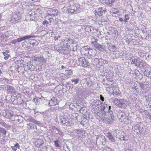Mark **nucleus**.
I'll list each match as a JSON object with an SVG mask.
<instances>
[{"label":"nucleus","instance_id":"1","mask_svg":"<svg viewBox=\"0 0 151 151\" xmlns=\"http://www.w3.org/2000/svg\"><path fill=\"white\" fill-rule=\"evenodd\" d=\"M77 5V6H76L73 1H71L67 2L64 7V8H67L68 12L69 13L77 14L80 11V6H78V7Z\"/></svg>","mask_w":151,"mask_h":151},{"label":"nucleus","instance_id":"2","mask_svg":"<svg viewBox=\"0 0 151 151\" xmlns=\"http://www.w3.org/2000/svg\"><path fill=\"white\" fill-rule=\"evenodd\" d=\"M112 102L115 105L122 108L126 107L128 104L127 100L124 99H118L115 98L113 100Z\"/></svg>","mask_w":151,"mask_h":151},{"label":"nucleus","instance_id":"3","mask_svg":"<svg viewBox=\"0 0 151 151\" xmlns=\"http://www.w3.org/2000/svg\"><path fill=\"white\" fill-rule=\"evenodd\" d=\"M107 112H106L103 111H99L95 113L94 114L96 117L99 121L104 122L107 119Z\"/></svg>","mask_w":151,"mask_h":151},{"label":"nucleus","instance_id":"4","mask_svg":"<svg viewBox=\"0 0 151 151\" xmlns=\"http://www.w3.org/2000/svg\"><path fill=\"white\" fill-rule=\"evenodd\" d=\"M138 84H139L140 88V90H143V92H146L148 91L149 88L151 87V83L147 81L144 82L143 83L137 82Z\"/></svg>","mask_w":151,"mask_h":151},{"label":"nucleus","instance_id":"5","mask_svg":"<svg viewBox=\"0 0 151 151\" xmlns=\"http://www.w3.org/2000/svg\"><path fill=\"white\" fill-rule=\"evenodd\" d=\"M131 63L140 68H143L145 65L146 64V63L143 62L142 60H138L135 58L132 60Z\"/></svg>","mask_w":151,"mask_h":151},{"label":"nucleus","instance_id":"6","mask_svg":"<svg viewBox=\"0 0 151 151\" xmlns=\"http://www.w3.org/2000/svg\"><path fill=\"white\" fill-rule=\"evenodd\" d=\"M10 119L12 121H14L16 124L22 122L23 117L20 115H14L12 114L10 117Z\"/></svg>","mask_w":151,"mask_h":151},{"label":"nucleus","instance_id":"7","mask_svg":"<svg viewBox=\"0 0 151 151\" xmlns=\"http://www.w3.org/2000/svg\"><path fill=\"white\" fill-rule=\"evenodd\" d=\"M106 144V139L105 137L100 135L96 139V145H105Z\"/></svg>","mask_w":151,"mask_h":151},{"label":"nucleus","instance_id":"8","mask_svg":"<svg viewBox=\"0 0 151 151\" xmlns=\"http://www.w3.org/2000/svg\"><path fill=\"white\" fill-rule=\"evenodd\" d=\"M144 127L143 124L140 122H137V124L134 125L133 127V129L134 131L138 133V132L140 133V131H142V129Z\"/></svg>","mask_w":151,"mask_h":151},{"label":"nucleus","instance_id":"9","mask_svg":"<svg viewBox=\"0 0 151 151\" xmlns=\"http://www.w3.org/2000/svg\"><path fill=\"white\" fill-rule=\"evenodd\" d=\"M105 103V102L104 103L102 102V104H101L99 106L100 107V111H103L104 112H109L110 111H111L110 109L111 108V106L106 104H104Z\"/></svg>","mask_w":151,"mask_h":151},{"label":"nucleus","instance_id":"10","mask_svg":"<svg viewBox=\"0 0 151 151\" xmlns=\"http://www.w3.org/2000/svg\"><path fill=\"white\" fill-rule=\"evenodd\" d=\"M75 132L77 134L78 139L82 140L85 136V132L81 129H76Z\"/></svg>","mask_w":151,"mask_h":151},{"label":"nucleus","instance_id":"11","mask_svg":"<svg viewBox=\"0 0 151 151\" xmlns=\"http://www.w3.org/2000/svg\"><path fill=\"white\" fill-rule=\"evenodd\" d=\"M108 115L107 116V121L109 123L111 124L113 123L114 119V116L113 115V112L112 111H110L107 113Z\"/></svg>","mask_w":151,"mask_h":151},{"label":"nucleus","instance_id":"12","mask_svg":"<svg viewBox=\"0 0 151 151\" xmlns=\"http://www.w3.org/2000/svg\"><path fill=\"white\" fill-rule=\"evenodd\" d=\"M21 19L20 16L17 14H14L12 16L10 22L12 23H15Z\"/></svg>","mask_w":151,"mask_h":151},{"label":"nucleus","instance_id":"13","mask_svg":"<svg viewBox=\"0 0 151 151\" xmlns=\"http://www.w3.org/2000/svg\"><path fill=\"white\" fill-rule=\"evenodd\" d=\"M96 53L97 51L96 49L90 48L88 58L89 59L92 58L96 56Z\"/></svg>","mask_w":151,"mask_h":151},{"label":"nucleus","instance_id":"14","mask_svg":"<svg viewBox=\"0 0 151 151\" xmlns=\"http://www.w3.org/2000/svg\"><path fill=\"white\" fill-rule=\"evenodd\" d=\"M34 37L33 36L31 35H27L25 36H23V37H20L17 39V40H15L14 41H16V42H21L23 41H24L26 39H28Z\"/></svg>","mask_w":151,"mask_h":151},{"label":"nucleus","instance_id":"15","mask_svg":"<svg viewBox=\"0 0 151 151\" xmlns=\"http://www.w3.org/2000/svg\"><path fill=\"white\" fill-rule=\"evenodd\" d=\"M92 43L94 44V46L100 51H103L104 50V46L101 45L100 44L97 43L96 42H92Z\"/></svg>","mask_w":151,"mask_h":151},{"label":"nucleus","instance_id":"16","mask_svg":"<svg viewBox=\"0 0 151 151\" xmlns=\"http://www.w3.org/2000/svg\"><path fill=\"white\" fill-rule=\"evenodd\" d=\"M46 59H44L42 56H40L35 57L34 58V60L35 61L38 62L40 64H43L46 63Z\"/></svg>","mask_w":151,"mask_h":151},{"label":"nucleus","instance_id":"17","mask_svg":"<svg viewBox=\"0 0 151 151\" xmlns=\"http://www.w3.org/2000/svg\"><path fill=\"white\" fill-rule=\"evenodd\" d=\"M58 100L56 98L53 97L49 101L48 105L49 106H54L58 104Z\"/></svg>","mask_w":151,"mask_h":151},{"label":"nucleus","instance_id":"18","mask_svg":"<svg viewBox=\"0 0 151 151\" xmlns=\"http://www.w3.org/2000/svg\"><path fill=\"white\" fill-rule=\"evenodd\" d=\"M126 115L125 113L123 111H120L117 115V117L119 118V120L120 122H122L125 118Z\"/></svg>","mask_w":151,"mask_h":151},{"label":"nucleus","instance_id":"19","mask_svg":"<svg viewBox=\"0 0 151 151\" xmlns=\"http://www.w3.org/2000/svg\"><path fill=\"white\" fill-rule=\"evenodd\" d=\"M103 8H99L98 9H97L94 11V13L96 15H98L99 16H102L104 12V10L102 9Z\"/></svg>","mask_w":151,"mask_h":151},{"label":"nucleus","instance_id":"20","mask_svg":"<svg viewBox=\"0 0 151 151\" xmlns=\"http://www.w3.org/2000/svg\"><path fill=\"white\" fill-rule=\"evenodd\" d=\"M44 143L43 141L41 139H35L34 144L37 147H40Z\"/></svg>","mask_w":151,"mask_h":151},{"label":"nucleus","instance_id":"21","mask_svg":"<svg viewBox=\"0 0 151 151\" xmlns=\"http://www.w3.org/2000/svg\"><path fill=\"white\" fill-rule=\"evenodd\" d=\"M110 91L112 90V94L115 96H118L120 94L119 90L116 87H111L110 88Z\"/></svg>","mask_w":151,"mask_h":151},{"label":"nucleus","instance_id":"22","mask_svg":"<svg viewBox=\"0 0 151 151\" xmlns=\"http://www.w3.org/2000/svg\"><path fill=\"white\" fill-rule=\"evenodd\" d=\"M49 11H50L49 15H50L51 16H57L58 14V11L57 9L54 8L50 9Z\"/></svg>","mask_w":151,"mask_h":151},{"label":"nucleus","instance_id":"23","mask_svg":"<svg viewBox=\"0 0 151 151\" xmlns=\"http://www.w3.org/2000/svg\"><path fill=\"white\" fill-rule=\"evenodd\" d=\"M60 120L63 125L69 126L70 125V122L69 121L68 119L66 118H61Z\"/></svg>","mask_w":151,"mask_h":151},{"label":"nucleus","instance_id":"24","mask_svg":"<svg viewBox=\"0 0 151 151\" xmlns=\"http://www.w3.org/2000/svg\"><path fill=\"white\" fill-rule=\"evenodd\" d=\"M101 104H102V102L98 100H94L91 103V105L92 106H94L95 108L99 107Z\"/></svg>","mask_w":151,"mask_h":151},{"label":"nucleus","instance_id":"25","mask_svg":"<svg viewBox=\"0 0 151 151\" xmlns=\"http://www.w3.org/2000/svg\"><path fill=\"white\" fill-rule=\"evenodd\" d=\"M120 133V134H118V136H119V138H117L121 140L126 141L127 140L128 137L124 135V133L122 131H119V133Z\"/></svg>","mask_w":151,"mask_h":151},{"label":"nucleus","instance_id":"26","mask_svg":"<svg viewBox=\"0 0 151 151\" xmlns=\"http://www.w3.org/2000/svg\"><path fill=\"white\" fill-rule=\"evenodd\" d=\"M90 48L84 47L81 50V52L82 55H83L88 57V55L89 51Z\"/></svg>","mask_w":151,"mask_h":151},{"label":"nucleus","instance_id":"27","mask_svg":"<svg viewBox=\"0 0 151 151\" xmlns=\"http://www.w3.org/2000/svg\"><path fill=\"white\" fill-rule=\"evenodd\" d=\"M26 121L28 122H31L34 123L37 125L41 124V123L40 122L35 120L32 117H29L27 119Z\"/></svg>","mask_w":151,"mask_h":151},{"label":"nucleus","instance_id":"28","mask_svg":"<svg viewBox=\"0 0 151 151\" xmlns=\"http://www.w3.org/2000/svg\"><path fill=\"white\" fill-rule=\"evenodd\" d=\"M2 116L6 118H9L10 117L12 114L9 112V111L6 110H4L2 111Z\"/></svg>","mask_w":151,"mask_h":151},{"label":"nucleus","instance_id":"29","mask_svg":"<svg viewBox=\"0 0 151 151\" xmlns=\"http://www.w3.org/2000/svg\"><path fill=\"white\" fill-rule=\"evenodd\" d=\"M73 43L71 44V45L68 44L64 45V46L70 50L74 51L76 50L77 48L76 47H73Z\"/></svg>","mask_w":151,"mask_h":151},{"label":"nucleus","instance_id":"30","mask_svg":"<svg viewBox=\"0 0 151 151\" xmlns=\"http://www.w3.org/2000/svg\"><path fill=\"white\" fill-rule=\"evenodd\" d=\"M7 92L9 93H14L15 90L14 88L10 86L7 85Z\"/></svg>","mask_w":151,"mask_h":151},{"label":"nucleus","instance_id":"31","mask_svg":"<svg viewBox=\"0 0 151 151\" xmlns=\"http://www.w3.org/2000/svg\"><path fill=\"white\" fill-rule=\"evenodd\" d=\"M63 45L68 44L71 45L73 43V41L72 40L69 38H66L63 41Z\"/></svg>","mask_w":151,"mask_h":151},{"label":"nucleus","instance_id":"32","mask_svg":"<svg viewBox=\"0 0 151 151\" xmlns=\"http://www.w3.org/2000/svg\"><path fill=\"white\" fill-rule=\"evenodd\" d=\"M106 135L111 142H114L115 141V139L114 138L111 133H107Z\"/></svg>","mask_w":151,"mask_h":151},{"label":"nucleus","instance_id":"33","mask_svg":"<svg viewBox=\"0 0 151 151\" xmlns=\"http://www.w3.org/2000/svg\"><path fill=\"white\" fill-rule=\"evenodd\" d=\"M101 3L103 4H111L113 3L114 0H99Z\"/></svg>","mask_w":151,"mask_h":151},{"label":"nucleus","instance_id":"34","mask_svg":"<svg viewBox=\"0 0 151 151\" xmlns=\"http://www.w3.org/2000/svg\"><path fill=\"white\" fill-rule=\"evenodd\" d=\"M9 52V51L8 50H6L5 52H3L2 53L4 56V59L5 60L7 59L9 57L10 55L8 54Z\"/></svg>","mask_w":151,"mask_h":151},{"label":"nucleus","instance_id":"35","mask_svg":"<svg viewBox=\"0 0 151 151\" xmlns=\"http://www.w3.org/2000/svg\"><path fill=\"white\" fill-rule=\"evenodd\" d=\"M83 60H84V58H78V60H76L77 63L78 65L81 66L82 64Z\"/></svg>","mask_w":151,"mask_h":151},{"label":"nucleus","instance_id":"36","mask_svg":"<svg viewBox=\"0 0 151 151\" xmlns=\"http://www.w3.org/2000/svg\"><path fill=\"white\" fill-rule=\"evenodd\" d=\"M98 58H95L92 59V63L93 65H97L99 64L98 60Z\"/></svg>","mask_w":151,"mask_h":151},{"label":"nucleus","instance_id":"37","mask_svg":"<svg viewBox=\"0 0 151 151\" xmlns=\"http://www.w3.org/2000/svg\"><path fill=\"white\" fill-rule=\"evenodd\" d=\"M82 64L81 65L82 66H83L84 67H86L87 66L89 65V62L87 61L84 58V60H83L82 63Z\"/></svg>","mask_w":151,"mask_h":151},{"label":"nucleus","instance_id":"38","mask_svg":"<svg viewBox=\"0 0 151 151\" xmlns=\"http://www.w3.org/2000/svg\"><path fill=\"white\" fill-rule=\"evenodd\" d=\"M27 127L29 129H35V128L36 127L35 125L32 123H28L27 124Z\"/></svg>","mask_w":151,"mask_h":151},{"label":"nucleus","instance_id":"39","mask_svg":"<svg viewBox=\"0 0 151 151\" xmlns=\"http://www.w3.org/2000/svg\"><path fill=\"white\" fill-rule=\"evenodd\" d=\"M130 120L129 119L128 117L127 116H126L125 118H124V120L122 122L124 124H127L130 123Z\"/></svg>","mask_w":151,"mask_h":151},{"label":"nucleus","instance_id":"40","mask_svg":"<svg viewBox=\"0 0 151 151\" xmlns=\"http://www.w3.org/2000/svg\"><path fill=\"white\" fill-rule=\"evenodd\" d=\"M93 29V28L92 27L87 26L85 28V31L88 32H91Z\"/></svg>","mask_w":151,"mask_h":151},{"label":"nucleus","instance_id":"41","mask_svg":"<svg viewBox=\"0 0 151 151\" xmlns=\"http://www.w3.org/2000/svg\"><path fill=\"white\" fill-rule=\"evenodd\" d=\"M108 49L111 52L115 51L116 50V48L115 46L112 45L109 46Z\"/></svg>","mask_w":151,"mask_h":151},{"label":"nucleus","instance_id":"42","mask_svg":"<svg viewBox=\"0 0 151 151\" xmlns=\"http://www.w3.org/2000/svg\"><path fill=\"white\" fill-rule=\"evenodd\" d=\"M137 84L136 83H135L134 85V87L135 90L137 92H139L140 90V88L139 87V84H138V87L137 86Z\"/></svg>","mask_w":151,"mask_h":151},{"label":"nucleus","instance_id":"43","mask_svg":"<svg viewBox=\"0 0 151 151\" xmlns=\"http://www.w3.org/2000/svg\"><path fill=\"white\" fill-rule=\"evenodd\" d=\"M120 133H119V130H116L114 132V135L116 137V138H119V136H118V134H120Z\"/></svg>","mask_w":151,"mask_h":151},{"label":"nucleus","instance_id":"44","mask_svg":"<svg viewBox=\"0 0 151 151\" xmlns=\"http://www.w3.org/2000/svg\"><path fill=\"white\" fill-rule=\"evenodd\" d=\"M0 133L2 134L3 135H5L6 133V131L4 128L0 127Z\"/></svg>","mask_w":151,"mask_h":151},{"label":"nucleus","instance_id":"45","mask_svg":"<svg viewBox=\"0 0 151 151\" xmlns=\"http://www.w3.org/2000/svg\"><path fill=\"white\" fill-rule=\"evenodd\" d=\"M11 147L13 150L15 151L16 150L17 148H19V145L18 143H17L14 146H12Z\"/></svg>","mask_w":151,"mask_h":151},{"label":"nucleus","instance_id":"46","mask_svg":"<svg viewBox=\"0 0 151 151\" xmlns=\"http://www.w3.org/2000/svg\"><path fill=\"white\" fill-rule=\"evenodd\" d=\"M38 98L37 97V98H35L33 100V101L35 102L36 105H38L40 103V101Z\"/></svg>","mask_w":151,"mask_h":151},{"label":"nucleus","instance_id":"47","mask_svg":"<svg viewBox=\"0 0 151 151\" xmlns=\"http://www.w3.org/2000/svg\"><path fill=\"white\" fill-rule=\"evenodd\" d=\"M144 73L145 75L147 77L150 76L151 75V72L148 70H145L144 72Z\"/></svg>","mask_w":151,"mask_h":151},{"label":"nucleus","instance_id":"48","mask_svg":"<svg viewBox=\"0 0 151 151\" xmlns=\"http://www.w3.org/2000/svg\"><path fill=\"white\" fill-rule=\"evenodd\" d=\"M53 132L56 134H58L60 132V130L59 129L54 127L53 129Z\"/></svg>","mask_w":151,"mask_h":151},{"label":"nucleus","instance_id":"49","mask_svg":"<svg viewBox=\"0 0 151 151\" xmlns=\"http://www.w3.org/2000/svg\"><path fill=\"white\" fill-rule=\"evenodd\" d=\"M59 141L58 140H57L54 141L55 145L56 147H60V145L59 144Z\"/></svg>","mask_w":151,"mask_h":151},{"label":"nucleus","instance_id":"50","mask_svg":"<svg viewBox=\"0 0 151 151\" xmlns=\"http://www.w3.org/2000/svg\"><path fill=\"white\" fill-rule=\"evenodd\" d=\"M66 74L69 75H71L73 74L72 71L70 70H67L65 71Z\"/></svg>","mask_w":151,"mask_h":151},{"label":"nucleus","instance_id":"51","mask_svg":"<svg viewBox=\"0 0 151 151\" xmlns=\"http://www.w3.org/2000/svg\"><path fill=\"white\" fill-rule=\"evenodd\" d=\"M125 19L123 20V21L125 22L126 23L127 22V20H128L129 19V16L128 14H125L124 16Z\"/></svg>","mask_w":151,"mask_h":151},{"label":"nucleus","instance_id":"52","mask_svg":"<svg viewBox=\"0 0 151 151\" xmlns=\"http://www.w3.org/2000/svg\"><path fill=\"white\" fill-rule=\"evenodd\" d=\"M79 79L78 78L76 79H72L71 80V81L73 82H75V84H77L78 82L79 81Z\"/></svg>","mask_w":151,"mask_h":151},{"label":"nucleus","instance_id":"53","mask_svg":"<svg viewBox=\"0 0 151 151\" xmlns=\"http://www.w3.org/2000/svg\"><path fill=\"white\" fill-rule=\"evenodd\" d=\"M45 147L47 151H54V150L50 147L45 146Z\"/></svg>","mask_w":151,"mask_h":151},{"label":"nucleus","instance_id":"54","mask_svg":"<svg viewBox=\"0 0 151 151\" xmlns=\"http://www.w3.org/2000/svg\"><path fill=\"white\" fill-rule=\"evenodd\" d=\"M39 99L40 101H41L42 102H44L45 101V98L41 96L40 98H38Z\"/></svg>","mask_w":151,"mask_h":151},{"label":"nucleus","instance_id":"55","mask_svg":"<svg viewBox=\"0 0 151 151\" xmlns=\"http://www.w3.org/2000/svg\"><path fill=\"white\" fill-rule=\"evenodd\" d=\"M84 84L85 85L84 87L87 88L89 86L90 84V83L88 81H87L85 83H84Z\"/></svg>","mask_w":151,"mask_h":151},{"label":"nucleus","instance_id":"56","mask_svg":"<svg viewBox=\"0 0 151 151\" xmlns=\"http://www.w3.org/2000/svg\"><path fill=\"white\" fill-rule=\"evenodd\" d=\"M145 117L147 118L151 119V115L149 114V113L147 115H146Z\"/></svg>","mask_w":151,"mask_h":151},{"label":"nucleus","instance_id":"57","mask_svg":"<svg viewBox=\"0 0 151 151\" xmlns=\"http://www.w3.org/2000/svg\"><path fill=\"white\" fill-rule=\"evenodd\" d=\"M5 142V140L4 139L1 138L0 137V143H1V144H3V143H4Z\"/></svg>","mask_w":151,"mask_h":151},{"label":"nucleus","instance_id":"58","mask_svg":"<svg viewBox=\"0 0 151 151\" xmlns=\"http://www.w3.org/2000/svg\"><path fill=\"white\" fill-rule=\"evenodd\" d=\"M143 113L145 114V116L146 115H147L149 113L147 110H145L143 111Z\"/></svg>","mask_w":151,"mask_h":151},{"label":"nucleus","instance_id":"59","mask_svg":"<svg viewBox=\"0 0 151 151\" xmlns=\"http://www.w3.org/2000/svg\"><path fill=\"white\" fill-rule=\"evenodd\" d=\"M100 99L102 101H104V98L101 95H100Z\"/></svg>","mask_w":151,"mask_h":151},{"label":"nucleus","instance_id":"60","mask_svg":"<svg viewBox=\"0 0 151 151\" xmlns=\"http://www.w3.org/2000/svg\"><path fill=\"white\" fill-rule=\"evenodd\" d=\"M48 24V22L46 21H44L42 22V24L44 25L45 24Z\"/></svg>","mask_w":151,"mask_h":151},{"label":"nucleus","instance_id":"61","mask_svg":"<svg viewBox=\"0 0 151 151\" xmlns=\"http://www.w3.org/2000/svg\"><path fill=\"white\" fill-rule=\"evenodd\" d=\"M33 110L34 111V114H36L37 113L39 112V111H37V109L36 108L34 109Z\"/></svg>","mask_w":151,"mask_h":151},{"label":"nucleus","instance_id":"62","mask_svg":"<svg viewBox=\"0 0 151 151\" xmlns=\"http://www.w3.org/2000/svg\"><path fill=\"white\" fill-rule=\"evenodd\" d=\"M11 33V31H7L5 34V36H7L8 35V34L9 33Z\"/></svg>","mask_w":151,"mask_h":151},{"label":"nucleus","instance_id":"63","mask_svg":"<svg viewBox=\"0 0 151 151\" xmlns=\"http://www.w3.org/2000/svg\"><path fill=\"white\" fill-rule=\"evenodd\" d=\"M98 60L99 61V63H100L101 62H102V61L103 60V59L101 58H98Z\"/></svg>","mask_w":151,"mask_h":151},{"label":"nucleus","instance_id":"64","mask_svg":"<svg viewBox=\"0 0 151 151\" xmlns=\"http://www.w3.org/2000/svg\"><path fill=\"white\" fill-rule=\"evenodd\" d=\"M125 151H134L132 149H127Z\"/></svg>","mask_w":151,"mask_h":151}]
</instances>
